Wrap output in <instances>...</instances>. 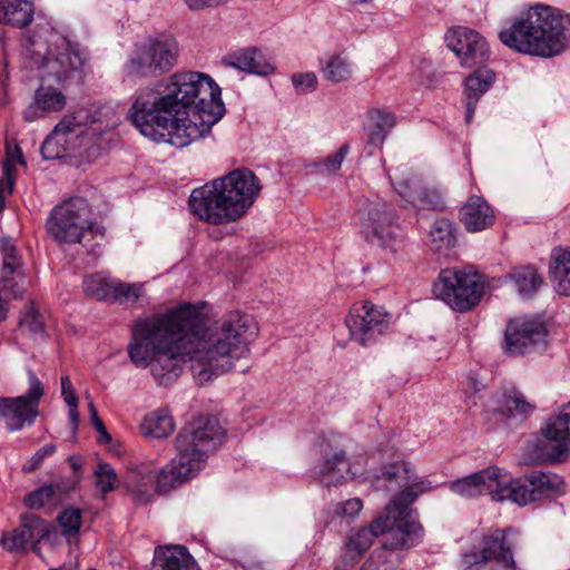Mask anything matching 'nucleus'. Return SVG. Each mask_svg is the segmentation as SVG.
Returning a JSON list of instances; mask_svg holds the SVG:
<instances>
[{
  "label": "nucleus",
  "mask_w": 570,
  "mask_h": 570,
  "mask_svg": "<svg viewBox=\"0 0 570 570\" xmlns=\"http://www.w3.org/2000/svg\"><path fill=\"white\" fill-rule=\"evenodd\" d=\"M250 322L248 315L233 312L208 328L199 309L184 303L138 318L131 327L128 355L136 367L150 366L160 385L176 380L185 362L190 363L199 384L229 371L245 373L249 365L242 360L247 358L255 334L249 331Z\"/></svg>",
  "instance_id": "obj_1"
},
{
  "label": "nucleus",
  "mask_w": 570,
  "mask_h": 570,
  "mask_svg": "<svg viewBox=\"0 0 570 570\" xmlns=\"http://www.w3.org/2000/svg\"><path fill=\"white\" fill-rule=\"evenodd\" d=\"M225 111L220 87L212 77L184 71L140 92L130 118L145 137L183 148L209 134Z\"/></svg>",
  "instance_id": "obj_2"
},
{
  "label": "nucleus",
  "mask_w": 570,
  "mask_h": 570,
  "mask_svg": "<svg viewBox=\"0 0 570 570\" xmlns=\"http://www.w3.org/2000/svg\"><path fill=\"white\" fill-rule=\"evenodd\" d=\"M225 431L215 416L200 415L189 422L176 438V455L168 465L154 474L147 468L130 469L125 484L132 494L150 497L155 488L166 495L204 469L208 455L222 444Z\"/></svg>",
  "instance_id": "obj_3"
},
{
  "label": "nucleus",
  "mask_w": 570,
  "mask_h": 570,
  "mask_svg": "<svg viewBox=\"0 0 570 570\" xmlns=\"http://www.w3.org/2000/svg\"><path fill=\"white\" fill-rule=\"evenodd\" d=\"M498 37L515 52L551 58L570 45V14L539 3L513 17Z\"/></svg>",
  "instance_id": "obj_4"
},
{
  "label": "nucleus",
  "mask_w": 570,
  "mask_h": 570,
  "mask_svg": "<svg viewBox=\"0 0 570 570\" xmlns=\"http://www.w3.org/2000/svg\"><path fill=\"white\" fill-rule=\"evenodd\" d=\"M261 189L259 180L252 170L238 168L193 189L189 207L206 223H233L247 214Z\"/></svg>",
  "instance_id": "obj_5"
},
{
  "label": "nucleus",
  "mask_w": 570,
  "mask_h": 570,
  "mask_svg": "<svg viewBox=\"0 0 570 570\" xmlns=\"http://www.w3.org/2000/svg\"><path fill=\"white\" fill-rule=\"evenodd\" d=\"M22 56L28 67L36 69L43 82L67 86L82 79L88 55L68 39L55 36L50 41L29 39Z\"/></svg>",
  "instance_id": "obj_6"
},
{
  "label": "nucleus",
  "mask_w": 570,
  "mask_h": 570,
  "mask_svg": "<svg viewBox=\"0 0 570 570\" xmlns=\"http://www.w3.org/2000/svg\"><path fill=\"white\" fill-rule=\"evenodd\" d=\"M393 502L400 503V508L383 532L381 544L372 551L362 570H397L407 551L423 541L424 530L416 511L411 508L412 501Z\"/></svg>",
  "instance_id": "obj_7"
},
{
  "label": "nucleus",
  "mask_w": 570,
  "mask_h": 570,
  "mask_svg": "<svg viewBox=\"0 0 570 570\" xmlns=\"http://www.w3.org/2000/svg\"><path fill=\"white\" fill-rule=\"evenodd\" d=\"M48 234L58 243L83 244L104 234L91 218V209L82 197H71L55 206L47 223Z\"/></svg>",
  "instance_id": "obj_8"
},
{
  "label": "nucleus",
  "mask_w": 570,
  "mask_h": 570,
  "mask_svg": "<svg viewBox=\"0 0 570 570\" xmlns=\"http://www.w3.org/2000/svg\"><path fill=\"white\" fill-rule=\"evenodd\" d=\"M450 490L460 497L491 499H519L513 495L524 493L521 483L512 481L510 473L497 465H490L451 482Z\"/></svg>",
  "instance_id": "obj_9"
},
{
  "label": "nucleus",
  "mask_w": 570,
  "mask_h": 570,
  "mask_svg": "<svg viewBox=\"0 0 570 570\" xmlns=\"http://www.w3.org/2000/svg\"><path fill=\"white\" fill-rule=\"evenodd\" d=\"M433 293L453 311L464 313L480 303L484 294V284L478 274L446 268L439 274Z\"/></svg>",
  "instance_id": "obj_10"
},
{
  "label": "nucleus",
  "mask_w": 570,
  "mask_h": 570,
  "mask_svg": "<svg viewBox=\"0 0 570 570\" xmlns=\"http://www.w3.org/2000/svg\"><path fill=\"white\" fill-rule=\"evenodd\" d=\"M400 508L391 501L367 525L351 529L342 543L340 556L334 561V570H350L371 549L375 538L386 532L389 523Z\"/></svg>",
  "instance_id": "obj_11"
},
{
  "label": "nucleus",
  "mask_w": 570,
  "mask_h": 570,
  "mask_svg": "<svg viewBox=\"0 0 570 570\" xmlns=\"http://www.w3.org/2000/svg\"><path fill=\"white\" fill-rule=\"evenodd\" d=\"M178 45L168 35L148 38L137 47L129 61L130 72L141 77H160L169 72L177 63Z\"/></svg>",
  "instance_id": "obj_12"
},
{
  "label": "nucleus",
  "mask_w": 570,
  "mask_h": 570,
  "mask_svg": "<svg viewBox=\"0 0 570 570\" xmlns=\"http://www.w3.org/2000/svg\"><path fill=\"white\" fill-rule=\"evenodd\" d=\"M29 389L23 395L0 396V419L10 432L35 424L39 415V403L45 395V386L33 371L28 370Z\"/></svg>",
  "instance_id": "obj_13"
},
{
  "label": "nucleus",
  "mask_w": 570,
  "mask_h": 570,
  "mask_svg": "<svg viewBox=\"0 0 570 570\" xmlns=\"http://www.w3.org/2000/svg\"><path fill=\"white\" fill-rule=\"evenodd\" d=\"M543 440L533 441L535 455L551 463L562 462L570 453V401L541 429Z\"/></svg>",
  "instance_id": "obj_14"
},
{
  "label": "nucleus",
  "mask_w": 570,
  "mask_h": 570,
  "mask_svg": "<svg viewBox=\"0 0 570 570\" xmlns=\"http://www.w3.org/2000/svg\"><path fill=\"white\" fill-rule=\"evenodd\" d=\"M391 322L392 315L384 307L370 302L354 306L345 318L351 337L363 346L374 344L390 330Z\"/></svg>",
  "instance_id": "obj_15"
},
{
  "label": "nucleus",
  "mask_w": 570,
  "mask_h": 570,
  "mask_svg": "<svg viewBox=\"0 0 570 570\" xmlns=\"http://www.w3.org/2000/svg\"><path fill=\"white\" fill-rule=\"evenodd\" d=\"M361 234L366 242L392 247L399 236L393 208L382 200L366 202L361 209Z\"/></svg>",
  "instance_id": "obj_16"
},
{
  "label": "nucleus",
  "mask_w": 570,
  "mask_h": 570,
  "mask_svg": "<svg viewBox=\"0 0 570 570\" xmlns=\"http://www.w3.org/2000/svg\"><path fill=\"white\" fill-rule=\"evenodd\" d=\"M547 336L546 325L539 320H511L504 331L503 350L511 356L531 353L546 347Z\"/></svg>",
  "instance_id": "obj_17"
},
{
  "label": "nucleus",
  "mask_w": 570,
  "mask_h": 570,
  "mask_svg": "<svg viewBox=\"0 0 570 570\" xmlns=\"http://www.w3.org/2000/svg\"><path fill=\"white\" fill-rule=\"evenodd\" d=\"M445 40L462 66L473 68L490 58V49L485 39L476 31L466 27H458L449 31Z\"/></svg>",
  "instance_id": "obj_18"
},
{
  "label": "nucleus",
  "mask_w": 570,
  "mask_h": 570,
  "mask_svg": "<svg viewBox=\"0 0 570 570\" xmlns=\"http://www.w3.org/2000/svg\"><path fill=\"white\" fill-rule=\"evenodd\" d=\"M411 470V463L404 460L383 462L368 471L365 481L375 492L399 499Z\"/></svg>",
  "instance_id": "obj_19"
},
{
  "label": "nucleus",
  "mask_w": 570,
  "mask_h": 570,
  "mask_svg": "<svg viewBox=\"0 0 570 570\" xmlns=\"http://www.w3.org/2000/svg\"><path fill=\"white\" fill-rule=\"evenodd\" d=\"M355 472L346 456L345 449L336 439H328L321 444V461L318 464L320 481L327 485H338L353 479Z\"/></svg>",
  "instance_id": "obj_20"
},
{
  "label": "nucleus",
  "mask_w": 570,
  "mask_h": 570,
  "mask_svg": "<svg viewBox=\"0 0 570 570\" xmlns=\"http://www.w3.org/2000/svg\"><path fill=\"white\" fill-rule=\"evenodd\" d=\"M0 245L2 254L0 292L13 299L21 298L29 284L22 268L21 257L10 237H1Z\"/></svg>",
  "instance_id": "obj_21"
},
{
  "label": "nucleus",
  "mask_w": 570,
  "mask_h": 570,
  "mask_svg": "<svg viewBox=\"0 0 570 570\" xmlns=\"http://www.w3.org/2000/svg\"><path fill=\"white\" fill-rule=\"evenodd\" d=\"M51 533H55V529L51 525L37 514L27 513L21 518L20 528L2 533L0 543L6 550L17 552L24 550L26 546L32 542V550L37 552L38 543L47 539Z\"/></svg>",
  "instance_id": "obj_22"
},
{
  "label": "nucleus",
  "mask_w": 570,
  "mask_h": 570,
  "mask_svg": "<svg viewBox=\"0 0 570 570\" xmlns=\"http://www.w3.org/2000/svg\"><path fill=\"white\" fill-rule=\"evenodd\" d=\"M395 191L409 204L419 209L442 210L444 208L443 194L434 188H422L410 178L397 179L390 177Z\"/></svg>",
  "instance_id": "obj_23"
},
{
  "label": "nucleus",
  "mask_w": 570,
  "mask_h": 570,
  "mask_svg": "<svg viewBox=\"0 0 570 570\" xmlns=\"http://www.w3.org/2000/svg\"><path fill=\"white\" fill-rule=\"evenodd\" d=\"M512 481H519L524 490V493L514 495L519 499H527V495H530V499H535L534 494H540L542 497L564 494L562 490L564 485L563 480L553 473L533 471L522 478H512Z\"/></svg>",
  "instance_id": "obj_24"
},
{
  "label": "nucleus",
  "mask_w": 570,
  "mask_h": 570,
  "mask_svg": "<svg viewBox=\"0 0 570 570\" xmlns=\"http://www.w3.org/2000/svg\"><path fill=\"white\" fill-rule=\"evenodd\" d=\"M66 96L53 88L52 82L40 86L35 94V100L23 111V119L28 122L42 118L48 112H57L65 108Z\"/></svg>",
  "instance_id": "obj_25"
},
{
  "label": "nucleus",
  "mask_w": 570,
  "mask_h": 570,
  "mask_svg": "<svg viewBox=\"0 0 570 570\" xmlns=\"http://www.w3.org/2000/svg\"><path fill=\"white\" fill-rule=\"evenodd\" d=\"M460 220L470 233L481 232L494 223V213L480 196H471L460 208Z\"/></svg>",
  "instance_id": "obj_26"
},
{
  "label": "nucleus",
  "mask_w": 570,
  "mask_h": 570,
  "mask_svg": "<svg viewBox=\"0 0 570 570\" xmlns=\"http://www.w3.org/2000/svg\"><path fill=\"white\" fill-rule=\"evenodd\" d=\"M151 570H200L195 559L183 546L158 547Z\"/></svg>",
  "instance_id": "obj_27"
},
{
  "label": "nucleus",
  "mask_w": 570,
  "mask_h": 570,
  "mask_svg": "<svg viewBox=\"0 0 570 570\" xmlns=\"http://www.w3.org/2000/svg\"><path fill=\"white\" fill-rule=\"evenodd\" d=\"M222 63L226 67L259 76H267L274 71L273 65L256 48H245L228 55L223 58Z\"/></svg>",
  "instance_id": "obj_28"
},
{
  "label": "nucleus",
  "mask_w": 570,
  "mask_h": 570,
  "mask_svg": "<svg viewBox=\"0 0 570 570\" xmlns=\"http://www.w3.org/2000/svg\"><path fill=\"white\" fill-rule=\"evenodd\" d=\"M495 80V73L488 68H479L465 79L466 115L465 121L470 124L479 99L487 92Z\"/></svg>",
  "instance_id": "obj_29"
},
{
  "label": "nucleus",
  "mask_w": 570,
  "mask_h": 570,
  "mask_svg": "<svg viewBox=\"0 0 570 570\" xmlns=\"http://www.w3.org/2000/svg\"><path fill=\"white\" fill-rule=\"evenodd\" d=\"M366 117L367 124L364 129L367 144L373 147H382L389 132L395 126V115L389 110L374 108L367 111Z\"/></svg>",
  "instance_id": "obj_30"
},
{
  "label": "nucleus",
  "mask_w": 570,
  "mask_h": 570,
  "mask_svg": "<svg viewBox=\"0 0 570 570\" xmlns=\"http://www.w3.org/2000/svg\"><path fill=\"white\" fill-rule=\"evenodd\" d=\"M35 16L33 0H0V23L22 29Z\"/></svg>",
  "instance_id": "obj_31"
},
{
  "label": "nucleus",
  "mask_w": 570,
  "mask_h": 570,
  "mask_svg": "<svg viewBox=\"0 0 570 570\" xmlns=\"http://www.w3.org/2000/svg\"><path fill=\"white\" fill-rule=\"evenodd\" d=\"M533 411L534 405L517 390L503 393L498 399V406L494 407V412L503 415L507 420H515L518 422L525 421Z\"/></svg>",
  "instance_id": "obj_32"
},
{
  "label": "nucleus",
  "mask_w": 570,
  "mask_h": 570,
  "mask_svg": "<svg viewBox=\"0 0 570 570\" xmlns=\"http://www.w3.org/2000/svg\"><path fill=\"white\" fill-rule=\"evenodd\" d=\"M550 276L560 295H570V249L554 248L550 256Z\"/></svg>",
  "instance_id": "obj_33"
},
{
  "label": "nucleus",
  "mask_w": 570,
  "mask_h": 570,
  "mask_svg": "<svg viewBox=\"0 0 570 570\" xmlns=\"http://www.w3.org/2000/svg\"><path fill=\"white\" fill-rule=\"evenodd\" d=\"M481 551V561H498L504 568L515 570V562L510 548L505 547L504 532L495 531L492 535L485 537Z\"/></svg>",
  "instance_id": "obj_34"
},
{
  "label": "nucleus",
  "mask_w": 570,
  "mask_h": 570,
  "mask_svg": "<svg viewBox=\"0 0 570 570\" xmlns=\"http://www.w3.org/2000/svg\"><path fill=\"white\" fill-rule=\"evenodd\" d=\"M79 481L80 476L77 474L60 476L30 492L24 499H59L71 494L77 489Z\"/></svg>",
  "instance_id": "obj_35"
},
{
  "label": "nucleus",
  "mask_w": 570,
  "mask_h": 570,
  "mask_svg": "<svg viewBox=\"0 0 570 570\" xmlns=\"http://www.w3.org/2000/svg\"><path fill=\"white\" fill-rule=\"evenodd\" d=\"M175 424L167 410H156L145 416L141 423V432L145 436L164 439L174 431Z\"/></svg>",
  "instance_id": "obj_36"
},
{
  "label": "nucleus",
  "mask_w": 570,
  "mask_h": 570,
  "mask_svg": "<svg viewBox=\"0 0 570 570\" xmlns=\"http://www.w3.org/2000/svg\"><path fill=\"white\" fill-rule=\"evenodd\" d=\"M518 293L524 297H532L543 279L533 266H519L513 268L509 275Z\"/></svg>",
  "instance_id": "obj_37"
},
{
  "label": "nucleus",
  "mask_w": 570,
  "mask_h": 570,
  "mask_svg": "<svg viewBox=\"0 0 570 570\" xmlns=\"http://www.w3.org/2000/svg\"><path fill=\"white\" fill-rule=\"evenodd\" d=\"M116 279L101 273L85 277L82 288L86 295L99 301L111 302Z\"/></svg>",
  "instance_id": "obj_38"
},
{
  "label": "nucleus",
  "mask_w": 570,
  "mask_h": 570,
  "mask_svg": "<svg viewBox=\"0 0 570 570\" xmlns=\"http://www.w3.org/2000/svg\"><path fill=\"white\" fill-rule=\"evenodd\" d=\"M321 71L326 80L334 83L346 81L352 73L347 59L341 55H332L322 65Z\"/></svg>",
  "instance_id": "obj_39"
},
{
  "label": "nucleus",
  "mask_w": 570,
  "mask_h": 570,
  "mask_svg": "<svg viewBox=\"0 0 570 570\" xmlns=\"http://www.w3.org/2000/svg\"><path fill=\"white\" fill-rule=\"evenodd\" d=\"M73 147L65 136L51 131V134L43 140L40 147L41 155L46 160H55L66 157Z\"/></svg>",
  "instance_id": "obj_40"
},
{
  "label": "nucleus",
  "mask_w": 570,
  "mask_h": 570,
  "mask_svg": "<svg viewBox=\"0 0 570 570\" xmlns=\"http://www.w3.org/2000/svg\"><path fill=\"white\" fill-rule=\"evenodd\" d=\"M57 522L62 531V534L70 542L71 539L77 538L82 524V513L77 508L63 509L57 515Z\"/></svg>",
  "instance_id": "obj_41"
},
{
  "label": "nucleus",
  "mask_w": 570,
  "mask_h": 570,
  "mask_svg": "<svg viewBox=\"0 0 570 570\" xmlns=\"http://www.w3.org/2000/svg\"><path fill=\"white\" fill-rule=\"evenodd\" d=\"M94 475L96 479V487L102 494L111 492L119 484L117 473L109 463H98L94 471Z\"/></svg>",
  "instance_id": "obj_42"
},
{
  "label": "nucleus",
  "mask_w": 570,
  "mask_h": 570,
  "mask_svg": "<svg viewBox=\"0 0 570 570\" xmlns=\"http://www.w3.org/2000/svg\"><path fill=\"white\" fill-rule=\"evenodd\" d=\"M406 483L399 499H416L436 488L428 478H420L413 468Z\"/></svg>",
  "instance_id": "obj_43"
},
{
  "label": "nucleus",
  "mask_w": 570,
  "mask_h": 570,
  "mask_svg": "<svg viewBox=\"0 0 570 570\" xmlns=\"http://www.w3.org/2000/svg\"><path fill=\"white\" fill-rule=\"evenodd\" d=\"M114 292L110 303L137 302L144 293V286L137 283L116 281Z\"/></svg>",
  "instance_id": "obj_44"
},
{
  "label": "nucleus",
  "mask_w": 570,
  "mask_h": 570,
  "mask_svg": "<svg viewBox=\"0 0 570 570\" xmlns=\"http://www.w3.org/2000/svg\"><path fill=\"white\" fill-rule=\"evenodd\" d=\"M453 230V224L449 219L440 218L433 223L430 236L434 243L451 246L454 243Z\"/></svg>",
  "instance_id": "obj_45"
},
{
  "label": "nucleus",
  "mask_w": 570,
  "mask_h": 570,
  "mask_svg": "<svg viewBox=\"0 0 570 570\" xmlns=\"http://www.w3.org/2000/svg\"><path fill=\"white\" fill-rule=\"evenodd\" d=\"M55 132L65 136L68 141H71L72 138H80L85 136V129L81 124L77 121V117L69 115L65 116L52 130Z\"/></svg>",
  "instance_id": "obj_46"
},
{
  "label": "nucleus",
  "mask_w": 570,
  "mask_h": 570,
  "mask_svg": "<svg viewBox=\"0 0 570 570\" xmlns=\"http://www.w3.org/2000/svg\"><path fill=\"white\" fill-rule=\"evenodd\" d=\"M57 445L55 443H48L39 449L21 468L23 473H31L39 469L43 463L45 459L56 453Z\"/></svg>",
  "instance_id": "obj_47"
},
{
  "label": "nucleus",
  "mask_w": 570,
  "mask_h": 570,
  "mask_svg": "<svg viewBox=\"0 0 570 570\" xmlns=\"http://www.w3.org/2000/svg\"><path fill=\"white\" fill-rule=\"evenodd\" d=\"M19 326L29 331L31 334H40L43 332V324L40 315L33 307H30L19 322Z\"/></svg>",
  "instance_id": "obj_48"
},
{
  "label": "nucleus",
  "mask_w": 570,
  "mask_h": 570,
  "mask_svg": "<svg viewBox=\"0 0 570 570\" xmlns=\"http://www.w3.org/2000/svg\"><path fill=\"white\" fill-rule=\"evenodd\" d=\"M292 82L298 92L306 94L316 88L317 78L314 72L296 73L293 75Z\"/></svg>",
  "instance_id": "obj_49"
},
{
  "label": "nucleus",
  "mask_w": 570,
  "mask_h": 570,
  "mask_svg": "<svg viewBox=\"0 0 570 570\" xmlns=\"http://www.w3.org/2000/svg\"><path fill=\"white\" fill-rule=\"evenodd\" d=\"M348 144L342 145L334 155L328 156L323 160L322 167L331 174L337 171L341 168L344 158L348 154Z\"/></svg>",
  "instance_id": "obj_50"
},
{
  "label": "nucleus",
  "mask_w": 570,
  "mask_h": 570,
  "mask_svg": "<svg viewBox=\"0 0 570 570\" xmlns=\"http://www.w3.org/2000/svg\"><path fill=\"white\" fill-rule=\"evenodd\" d=\"M88 407H89L91 423H92L94 428L97 430V432L99 433L98 442L101 444L110 443L112 440L111 435L107 431L104 422L98 416V412L95 407V404L92 402H89Z\"/></svg>",
  "instance_id": "obj_51"
},
{
  "label": "nucleus",
  "mask_w": 570,
  "mask_h": 570,
  "mask_svg": "<svg viewBox=\"0 0 570 570\" xmlns=\"http://www.w3.org/2000/svg\"><path fill=\"white\" fill-rule=\"evenodd\" d=\"M363 509V501H341L335 512L343 517H355Z\"/></svg>",
  "instance_id": "obj_52"
},
{
  "label": "nucleus",
  "mask_w": 570,
  "mask_h": 570,
  "mask_svg": "<svg viewBox=\"0 0 570 570\" xmlns=\"http://www.w3.org/2000/svg\"><path fill=\"white\" fill-rule=\"evenodd\" d=\"M3 178L0 180V194L7 190L12 193L14 186V170H11V163H3L2 167Z\"/></svg>",
  "instance_id": "obj_53"
},
{
  "label": "nucleus",
  "mask_w": 570,
  "mask_h": 570,
  "mask_svg": "<svg viewBox=\"0 0 570 570\" xmlns=\"http://www.w3.org/2000/svg\"><path fill=\"white\" fill-rule=\"evenodd\" d=\"M61 394L68 406H78V399L75 394L72 383L68 376L61 377Z\"/></svg>",
  "instance_id": "obj_54"
},
{
  "label": "nucleus",
  "mask_w": 570,
  "mask_h": 570,
  "mask_svg": "<svg viewBox=\"0 0 570 570\" xmlns=\"http://www.w3.org/2000/svg\"><path fill=\"white\" fill-rule=\"evenodd\" d=\"M6 151H7V155H6V159L3 163H9V160H10L11 170H14V166L17 164H21V165L26 164L23 155H22V150L18 145H16L13 148H11V146L9 144H7Z\"/></svg>",
  "instance_id": "obj_55"
},
{
  "label": "nucleus",
  "mask_w": 570,
  "mask_h": 570,
  "mask_svg": "<svg viewBox=\"0 0 570 570\" xmlns=\"http://www.w3.org/2000/svg\"><path fill=\"white\" fill-rule=\"evenodd\" d=\"M68 463L70 465V468L72 469V474H77L79 475V471L82 466V461L80 458L78 456H69L68 458Z\"/></svg>",
  "instance_id": "obj_56"
},
{
  "label": "nucleus",
  "mask_w": 570,
  "mask_h": 570,
  "mask_svg": "<svg viewBox=\"0 0 570 570\" xmlns=\"http://www.w3.org/2000/svg\"><path fill=\"white\" fill-rule=\"evenodd\" d=\"M69 420L72 424L73 430H77L79 424L78 406H69Z\"/></svg>",
  "instance_id": "obj_57"
},
{
  "label": "nucleus",
  "mask_w": 570,
  "mask_h": 570,
  "mask_svg": "<svg viewBox=\"0 0 570 570\" xmlns=\"http://www.w3.org/2000/svg\"><path fill=\"white\" fill-rule=\"evenodd\" d=\"M243 570H266L264 564L256 560H248L242 566Z\"/></svg>",
  "instance_id": "obj_58"
},
{
  "label": "nucleus",
  "mask_w": 570,
  "mask_h": 570,
  "mask_svg": "<svg viewBox=\"0 0 570 570\" xmlns=\"http://www.w3.org/2000/svg\"><path fill=\"white\" fill-rule=\"evenodd\" d=\"M28 507L32 510H37L43 507V501H28Z\"/></svg>",
  "instance_id": "obj_59"
},
{
  "label": "nucleus",
  "mask_w": 570,
  "mask_h": 570,
  "mask_svg": "<svg viewBox=\"0 0 570 570\" xmlns=\"http://www.w3.org/2000/svg\"><path fill=\"white\" fill-rule=\"evenodd\" d=\"M476 558H478V556L475 553L464 556V560L466 563H472V560H475Z\"/></svg>",
  "instance_id": "obj_60"
},
{
  "label": "nucleus",
  "mask_w": 570,
  "mask_h": 570,
  "mask_svg": "<svg viewBox=\"0 0 570 570\" xmlns=\"http://www.w3.org/2000/svg\"><path fill=\"white\" fill-rule=\"evenodd\" d=\"M3 208H4V196H3V194H0V213L2 212Z\"/></svg>",
  "instance_id": "obj_61"
},
{
  "label": "nucleus",
  "mask_w": 570,
  "mask_h": 570,
  "mask_svg": "<svg viewBox=\"0 0 570 570\" xmlns=\"http://www.w3.org/2000/svg\"><path fill=\"white\" fill-rule=\"evenodd\" d=\"M371 0H350L352 3H368Z\"/></svg>",
  "instance_id": "obj_62"
},
{
  "label": "nucleus",
  "mask_w": 570,
  "mask_h": 570,
  "mask_svg": "<svg viewBox=\"0 0 570 570\" xmlns=\"http://www.w3.org/2000/svg\"><path fill=\"white\" fill-rule=\"evenodd\" d=\"M520 507H523L528 503V501L525 500H522V501H515Z\"/></svg>",
  "instance_id": "obj_63"
}]
</instances>
